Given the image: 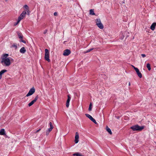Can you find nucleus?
I'll use <instances>...</instances> for the list:
<instances>
[{
  "mask_svg": "<svg viewBox=\"0 0 156 156\" xmlns=\"http://www.w3.org/2000/svg\"><path fill=\"white\" fill-rule=\"evenodd\" d=\"M7 1V0H5V1Z\"/></svg>",
  "mask_w": 156,
  "mask_h": 156,
  "instance_id": "38",
  "label": "nucleus"
},
{
  "mask_svg": "<svg viewBox=\"0 0 156 156\" xmlns=\"http://www.w3.org/2000/svg\"><path fill=\"white\" fill-rule=\"evenodd\" d=\"M90 14L92 15H95L94 10L93 9H91L90 10Z\"/></svg>",
  "mask_w": 156,
  "mask_h": 156,
  "instance_id": "18",
  "label": "nucleus"
},
{
  "mask_svg": "<svg viewBox=\"0 0 156 156\" xmlns=\"http://www.w3.org/2000/svg\"><path fill=\"white\" fill-rule=\"evenodd\" d=\"M35 89L34 88H32L29 91V92L28 93V94H27L26 96L28 97L30 95H32V94H33L34 92H35Z\"/></svg>",
  "mask_w": 156,
  "mask_h": 156,
  "instance_id": "6",
  "label": "nucleus"
},
{
  "mask_svg": "<svg viewBox=\"0 0 156 156\" xmlns=\"http://www.w3.org/2000/svg\"><path fill=\"white\" fill-rule=\"evenodd\" d=\"M20 39V41L21 42H22L24 43H26V41H25L23 40V38H22V39Z\"/></svg>",
  "mask_w": 156,
  "mask_h": 156,
  "instance_id": "30",
  "label": "nucleus"
},
{
  "mask_svg": "<svg viewBox=\"0 0 156 156\" xmlns=\"http://www.w3.org/2000/svg\"><path fill=\"white\" fill-rule=\"evenodd\" d=\"M94 49V48H90V49H89L88 50H87V51H85L84 53H88V52H90L93 49Z\"/></svg>",
  "mask_w": 156,
  "mask_h": 156,
  "instance_id": "21",
  "label": "nucleus"
},
{
  "mask_svg": "<svg viewBox=\"0 0 156 156\" xmlns=\"http://www.w3.org/2000/svg\"><path fill=\"white\" fill-rule=\"evenodd\" d=\"M49 125H50V127H51V128L52 127V128H53V126L51 122H50L49 123Z\"/></svg>",
  "mask_w": 156,
  "mask_h": 156,
  "instance_id": "29",
  "label": "nucleus"
},
{
  "mask_svg": "<svg viewBox=\"0 0 156 156\" xmlns=\"http://www.w3.org/2000/svg\"><path fill=\"white\" fill-rule=\"evenodd\" d=\"M71 53V51L69 49H66L63 52V55L64 56H68Z\"/></svg>",
  "mask_w": 156,
  "mask_h": 156,
  "instance_id": "8",
  "label": "nucleus"
},
{
  "mask_svg": "<svg viewBox=\"0 0 156 156\" xmlns=\"http://www.w3.org/2000/svg\"><path fill=\"white\" fill-rule=\"evenodd\" d=\"M96 25L99 28L101 29L103 28V25L101 23V20L100 19L96 20Z\"/></svg>",
  "mask_w": 156,
  "mask_h": 156,
  "instance_id": "3",
  "label": "nucleus"
},
{
  "mask_svg": "<svg viewBox=\"0 0 156 156\" xmlns=\"http://www.w3.org/2000/svg\"><path fill=\"white\" fill-rule=\"evenodd\" d=\"M12 47L15 48V49H16L17 48V46L16 44H13L12 45Z\"/></svg>",
  "mask_w": 156,
  "mask_h": 156,
  "instance_id": "26",
  "label": "nucleus"
},
{
  "mask_svg": "<svg viewBox=\"0 0 156 156\" xmlns=\"http://www.w3.org/2000/svg\"><path fill=\"white\" fill-rule=\"evenodd\" d=\"M26 14V12L25 11H23L18 17V19L21 20L25 17Z\"/></svg>",
  "mask_w": 156,
  "mask_h": 156,
  "instance_id": "5",
  "label": "nucleus"
},
{
  "mask_svg": "<svg viewBox=\"0 0 156 156\" xmlns=\"http://www.w3.org/2000/svg\"><path fill=\"white\" fill-rule=\"evenodd\" d=\"M18 35L20 39H22V38H23V36L21 33H18Z\"/></svg>",
  "mask_w": 156,
  "mask_h": 156,
  "instance_id": "20",
  "label": "nucleus"
},
{
  "mask_svg": "<svg viewBox=\"0 0 156 156\" xmlns=\"http://www.w3.org/2000/svg\"><path fill=\"white\" fill-rule=\"evenodd\" d=\"M5 134V131L4 129H2L0 131V135H3Z\"/></svg>",
  "mask_w": 156,
  "mask_h": 156,
  "instance_id": "16",
  "label": "nucleus"
},
{
  "mask_svg": "<svg viewBox=\"0 0 156 156\" xmlns=\"http://www.w3.org/2000/svg\"><path fill=\"white\" fill-rule=\"evenodd\" d=\"M20 21L21 20H20L18 18L17 21L14 23V26H16L20 22Z\"/></svg>",
  "mask_w": 156,
  "mask_h": 156,
  "instance_id": "24",
  "label": "nucleus"
},
{
  "mask_svg": "<svg viewBox=\"0 0 156 156\" xmlns=\"http://www.w3.org/2000/svg\"><path fill=\"white\" fill-rule=\"evenodd\" d=\"M8 54H5L3 55L2 58L1 62L4 66H9L11 65L12 62L13 61V59L12 58H8Z\"/></svg>",
  "mask_w": 156,
  "mask_h": 156,
  "instance_id": "1",
  "label": "nucleus"
},
{
  "mask_svg": "<svg viewBox=\"0 0 156 156\" xmlns=\"http://www.w3.org/2000/svg\"><path fill=\"white\" fill-rule=\"evenodd\" d=\"M106 130L110 134H112V132L108 126H107L106 127Z\"/></svg>",
  "mask_w": 156,
  "mask_h": 156,
  "instance_id": "17",
  "label": "nucleus"
},
{
  "mask_svg": "<svg viewBox=\"0 0 156 156\" xmlns=\"http://www.w3.org/2000/svg\"><path fill=\"white\" fill-rule=\"evenodd\" d=\"M132 66L134 68V67H135L134 66Z\"/></svg>",
  "mask_w": 156,
  "mask_h": 156,
  "instance_id": "37",
  "label": "nucleus"
},
{
  "mask_svg": "<svg viewBox=\"0 0 156 156\" xmlns=\"http://www.w3.org/2000/svg\"><path fill=\"white\" fill-rule=\"evenodd\" d=\"M147 67L149 70H150L151 69L150 65L149 63L147 64Z\"/></svg>",
  "mask_w": 156,
  "mask_h": 156,
  "instance_id": "23",
  "label": "nucleus"
},
{
  "mask_svg": "<svg viewBox=\"0 0 156 156\" xmlns=\"http://www.w3.org/2000/svg\"><path fill=\"white\" fill-rule=\"evenodd\" d=\"M141 55L142 56L143 58H144V57H145L146 56V55L144 54H142Z\"/></svg>",
  "mask_w": 156,
  "mask_h": 156,
  "instance_id": "31",
  "label": "nucleus"
},
{
  "mask_svg": "<svg viewBox=\"0 0 156 156\" xmlns=\"http://www.w3.org/2000/svg\"><path fill=\"white\" fill-rule=\"evenodd\" d=\"M38 97L37 95L36 96V97L32 101L30 102L28 104V106L30 107L32 105L37 101V100L38 99Z\"/></svg>",
  "mask_w": 156,
  "mask_h": 156,
  "instance_id": "9",
  "label": "nucleus"
},
{
  "mask_svg": "<svg viewBox=\"0 0 156 156\" xmlns=\"http://www.w3.org/2000/svg\"><path fill=\"white\" fill-rule=\"evenodd\" d=\"M156 26V23H152V24L151 25V29L152 30H154L155 28V27Z\"/></svg>",
  "mask_w": 156,
  "mask_h": 156,
  "instance_id": "12",
  "label": "nucleus"
},
{
  "mask_svg": "<svg viewBox=\"0 0 156 156\" xmlns=\"http://www.w3.org/2000/svg\"><path fill=\"white\" fill-rule=\"evenodd\" d=\"M137 75H138V76L140 78H141L142 77V75L140 72H139L137 73Z\"/></svg>",
  "mask_w": 156,
  "mask_h": 156,
  "instance_id": "22",
  "label": "nucleus"
},
{
  "mask_svg": "<svg viewBox=\"0 0 156 156\" xmlns=\"http://www.w3.org/2000/svg\"><path fill=\"white\" fill-rule=\"evenodd\" d=\"M131 129L133 131L141 130L144 128L143 126H140L137 125L132 126L131 127Z\"/></svg>",
  "mask_w": 156,
  "mask_h": 156,
  "instance_id": "2",
  "label": "nucleus"
},
{
  "mask_svg": "<svg viewBox=\"0 0 156 156\" xmlns=\"http://www.w3.org/2000/svg\"><path fill=\"white\" fill-rule=\"evenodd\" d=\"M134 69L135 70L136 73H137L138 72H139V70L137 68H136V67H134Z\"/></svg>",
  "mask_w": 156,
  "mask_h": 156,
  "instance_id": "28",
  "label": "nucleus"
},
{
  "mask_svg": "<svg viewBox=\"0 0 156 156\" xmlns=\"http://www.w3.org/2000/svg\"><path fill=\"white\" fill-rule=\"evenodd\" d=\"M26 51V50L23 47L20 50V52L23 54Z\"/></svg>",
  "mask_w": 156,
  "mask_h": 156,
  "instance_id": "14",
  "label": "nucleus"
},
{
  "mask_svg": "<svg viewBox=\"0 0 156 156\" xmlns=\"http://www.w3.org/2000/svg\"><path fill=\"white\" fill-rule=\"evenodd\" d=\"M129 84V86H130V82H129V84Z\"/></svg>",
  "mask_w": 156,
  "mask_h": 156,
  "instance_id": "36",
  "label": "nucleus"
},
{
  "mask_svg": "<svg viewBox=\"0 0 156 156\" xmlns=\"http://www.w3.org/2000/svg\"><path fill=\"white\" fill-rule=\"evenodd\" d=\"M7 70L5 69H4L1 70L0 72V80L1 79L2 77V75L5 73L6 72Z\"/></svg>",
  "mask_w": 156,
  "mask_h": 156,
  "instance_id": "13",
  "label": "nucleus"
},
{
  "mask_svg": "<svg viewBox=\"0 0 156 156\" xmlns=\"http://www.w3.org/2000/svg\"><path fill=\"white\" fill-rule=\"evenodd\" d=\"M71 99V97H70L69 95H68V99L66 102V106L67 108L69 107V102Z\"/></svg>",
  "mask_w": 156,
  "mask_h": 156,
  "instance_id": "11",
  "label": "nucleus"
},
{
  "mask_svg": "<svg viewBox=\"0 0 156 156\" xmlns=\"http://www.w3.org/2000/svg\"><path fill=\"white\" fill-rule=\"evenodd\" d=\"M54 15L55 16H56L57 15V13L56 12H55L54 13Z\"/></svg>",
  "mask_w": 156,
  "mask_h": 156,
  "instance_id": "33",
  "label": "nucleus"
},
{
  "mask_svg": "<svg viewBox=\"0 0 156 156\" xmlns=\"http://www.w3.org/2000/svg\"><path fill=\"white\" fill-rule=\"evenodd\" d=\"M86 116L91 121H92L93 122H94L95 124H97V122H96L95 120L90 115L86 114H85Z\"/></svg>",
  "mask_w": 156,
  "mask_h": 156,
  "instance_id": "7",
  "label": "nucleus"
},
{
  "mask_svg": "<svg viewBox=\"0 0 156 156\" xmlns=\"http://www.w3.org/2000/svg\"><path fill=\"white\" fill-rule=\"evenodd\" d=\"M45 54L44 58L45 60L47 61L48 62L50 61V60L49 58V52L48 49H46L45 50Z\"/></svg>",
  "mask_w": 156,
  "mask_h": 156,
  "instance_id": "4",
  "label": "nucleus"
},
{
  "mask_svg": "<svg viewBox=\"0 0 156 156\" xmlns=\"http://www.w3.org/2000/svg\"><path fill=\"white\" fill-rule=\"evenodd\" d=\"M75 143L76 144L77 143L79 142V134L78 132H76V135L75 136Z\"/></svg>",
  "mask_w": 156,
  "mask_h": 156,
  "instance_id": "10",
  "label": "nucleus"
},
{
  "mask_svg": "<svg viewBox=\"0 0 156 156\" xmlns=\"http://www.w3.org/2000/svg\"><path fill=\"white\" fill-rule=\"evenodd\" d=\"M24 7L28 11H29V7L27 5H25L24 6Z\"/></svg>",
  "mask_w": 156,
  "mask_h": 156,
  "instance_id": "25",
  "label": "nucleus"
},
{
  "mask_svg": "<svg viewBox=\"0 0 156 156\" xmlns=\"http://www.w3.org/2000/svg\"><path fill=\"white\" fill-rule=\"evenodd\" d=\"M91 106H92V104H91V103H90V105L89 107V109H88V110L89 111H90L91 110V109H92Z\"/></svg>",
  "mask_w": 156,
  "mask_h": 156,
  "instance_id": "27",
  "label": "nucleus"
},
{
  "mask_svg": "<svg viewBox=\"0 0 156 156\" xmlns=\"http://www.w3.org/2000/svg\"><path fill=\"white\" fill-rule=\"evenodd\" d=\"M73 156H83V155L79 153H74L73 154Z\"/></svg>",
  "mask_w": 156,
  "mask_h": 156,
  "instance_id": "19",
  "label": "nucleus"
},
{
  "mask_svg": "<svg viewBox=\"0 0 156 156\" xmlns=\"http://www.w3.org/2000/svg\"><path fill=\"white\" fill-rule=\"evenodd\" d=\"M53 129V128L52 127H50V128L48 129L46 131V134L47 135H48L49 134V133Z\"/></svg>",
  "mask_w": 156,
  "mask_h": 156,
  "instance_id": "15",
  "label": "nucleus"
},
{
  "mask_svg": "<svg viewBox=\"0 0 156 156\" xmlns=\"http://www.w3.org/2000/svg\"><path fill=\"white\" fill-rule=\"evenodd\" d=\"M47 30H44V32H43L44 34H45L47 33Z\"/></svg>",
  "mask_w": 156,
  "mask_h": 156,
  "instance_id": "32",
  "label": "nucleus"
},
{
  "mask_svg": "<svg viewBox=\"0 0 156 156\" xmlns=\"http://www.w3.org/2000/svg\"><path fill=\"white\" fill-rule=\"evenodd\" d=\"M41 130V129H39L38 130H37L36 132V133L37 132H39L40 130Z\"/></svg>",
  "mask_w": 156,
  "mask_h": 156,
  "instance_id": "35",
  "label": "nucleus"
},
{
  "mask_svg": "<svg viewBox=\"0 0 156 156\" xmlns=\"http://www.w3.org/2000/svg\"><path fill=\"white\" fill-rule=\"evenodd\" d=\"M121 2L122 4H123L125 3V1L124 0H123L122 1H121Z\"/></svg>",
  "mask_w": 156,
  "mask_h": 156,
  "instance_id": "34",
  "label": "nucleus"
}]
</instances>
